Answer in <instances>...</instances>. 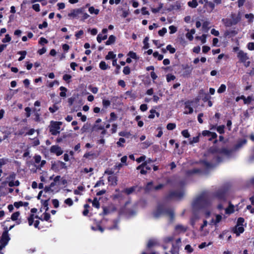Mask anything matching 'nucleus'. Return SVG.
<instances>
[{
  "label": "nucleus",
  "instance_id": "nucleus-1",
  "mask_svg": "<svg viewBox=\"0 0 254 254\" xmlns=\"http://www.w3.org/2000/svg\"><path fill=\"white\" fill-rule=\"evenodd\" d=\"M222 216L220 214L215 215V219L212 218L210 222L208 223L207 220H204L203 224L200 226V231L203 236H206L209 232L210 228L213 225L217 226V224L221 221Z\"/></svg>",
  "mask_w": 254,
  "mask_h": 254
},
{
  "label": "nucleus",
  "instance_id": "nucleus-2",
  "mask_svg": "<svg viewBox=\"0 0 254 254\" xmlns=\"http://www.w3.org/2000/svg\"><path fill=\"white\" fill-rule=\"evenodd\" d=\"M213 198L216 201L220 202L217 207L219 210L223 209L226 202L225 201V193L223 191L219 190L213 196Z\"/></svg>",
  "mask_w": 254,
  "mask_h": 254
},
{
  "label": "nucleus",
  "instance_id": "nucleus-3",
  "mask_svg": "<svg viewBox=\"0 0 254 254\" xmlns=\"http://www.w3.org/2000/svg\"><path fill=\"white\" fill-rule=\"evenodd\" d=\"M237 58L239 62L242 63L245 67H248L250 65L251 61L247 53L242 50L239 51L237 53Z\"/></svg>",
  "mask_w": 254,
  "mask_h": 254
},
{
  "label": "nucleus",
  "instance_id": "nucleus-4",
  "mask_svg": "<svg viewBox=\"0 0 254 254\" xmlns=\"http://www.w3.org/2000/svg\"><path fill=\"white\" fill-rule=\"evenodd\" d=\"M62 125L61 122L51 121L49 126V130L53 135H56L60 132L61 126Z\"/></svg>",
  "mask_w": 254,
  "mask_h": 254
},
{
  "label": "nucleus",
  "instance_id": "nucleus-5",
  "mask_svg": "<svg viewBox=\"0 0 254 254\" xmlns=\"http://www.w3.org/2000/svg\"><path fill=\"white\" fill-rule=\"evenodd\" d=\"M37 211V209L35 208H32L31 209V212L32 214L28 217V222L29 226H31L33 224L34 226L36 228H38V226L39 224V221L38 220H35V219H38V217L34 215V213H36Z\"/></svg>",
  "mask_w": 254,
  "mask_h": 254
},
{
  "label": "nucleus",
  "instance_id": "nucleus-6",
  "mask_svg": "<svg viewBox=\"0 0 254 254\" xmlns=\"http://www.w3.org/2000/svg\"><path fill=\"white\" fill-rule=\"evenodd\" d=\"M82 12V8L73 9L70 11L68 13V16L72 18H77Z\"/></svg>",
  "mask_w": 254,
  "mask_h": 254
},
{
  "label": "nucleus",
  "instance_id": "nucleus-7",
  "mask_svg": "<svg viewBox=\"0 0 254 254\" xmlns=\"http://www.w3.org/2000/svg\"><path fill=\"white\" fill-rule=\"evenodd\" d=\"M8 230H7V228H6V229L5 230V231L3 232L0 241V243L3 244L5 246L7 244L8 241L10 240V238L8 234Z\"/></svg>",
  "mask_w": 254,
  "mask_h": 254
},
{
  "label": "nucleus",
  "instance_id": "nucleus-8",
  "mask_svg": "<svg viewBox=\"0 0 254 254\" xmlns=\"http://www.w3.org/2000/svg\"><path fill=\"white\" fill-rule=\"evenodd\" d=\"M51 153L56 154L57 156H60L63 153L62 148L58 145H53L50 148Z\"/></svg>",
  "mask_w": 254,
  "mask_h": 254
},
{
  "label": "nucleus",
  "instance_id": "nucleus-9",
  "mask_svg": "<svg viewBox=\"0 0 254 254\" xmlns=\"http://www.w3.org/2000/svg\"><path fill=\"white\" fill-rule=\"evenodd\" d=\"M35 163L38 167H42L46 163L45 160L41 161V157L39 155H35L34 157Z\"/></svg>",
  "mask_w": 254,
  "mask_h": 254
},
{
  "label": "nucleus",
  "instance_id": "nucleus-10",
  "mask_svg": "<svg viewBox=\"0 0 254 254\" xmlns=\"http://www.w3.org/2000/svg\"><path fill=\"white\" fill-rule=\"evenodd\" d=\"M108 32V30L106 28H104L102 32V33L104 34L105 35L104 36H102L101 34H99L97 37V41L98 43H100L102 40H106L107 38V35L106 33Z\"/></svg>",
  "mask_w": 254,
  "mask_h": 254
},
{
  "label": "nucleus",
  "instance_id": "nucleus-11",
  "mask_svg": "<svg viewBox=\"0 0 254 254\" xmlns=\"http://www.w3.org/2000/svg\"><path fill=\"white\" fill-rule=\"evenodd\" d=\"M19 216L20 212L18 211L13 213L11 216V219L12 221H15L17 225L20 224L22 222L21 219L18 218Z\"/></svg>",
  "mask_w": 254,
  "mask_h": 254
},
{
  "label": "nucleus",
  "instance_id": "nucleus-12",
  "mask_svg": "<svg viewBox=\"0 0 254 254\" xmlns=\"http://www.w3.org/2000/svg\"><path fill=\"white\" fill-rule=\"evenodd\" d=\"M185 111L184 114H190L193 113V110L191 107L190 103L189 102H186L185 103Z\"/></svg>",
  "mask_w": 254,
  "mask_h": 254
},
{
  "label": "nucleus",
  "instance_id": "nucleus-13",
  "mask_svg": "<svg viewBox=\"0 0 254 254\" xmlns=\"http://www.w3.org/2000/svg\"><path fill=\"white\" fill-rule=\"evenodd\" d=\"M222 22L226 27H231L232 25L236 24L237 23L236 22H233L231 19L229 18H223L222 19Z\"/></svg>",
  "mask_w": 254,
  "mask_h": 254
},
{
  "label": "nucleus",
  "instance_id": "nucleus-14",
  "mask_svg": "<svg viewBox=\"0 0 254 254\" xmlns=\"http://www.w3.org/2000/svg\"><path fill=\"white\" fill-rule=\"evenodd\" d=\"M244 231V228L243 225H237L234 230L235 233L239 236L241 233H242Z\"/></svg>",
  "mask_w": 254,
  "mask_h": 254
},
{
  "label": "nucleus",
  "instance_id": "nucleus-15",
  "mask_svg": "<svg viewBox=\"0 0 254 254\" xmlns=\"http://www.w3.org/2000/svg\"><path fill=\"white\" fill-rule=\"evenodd\" d=\"M108 180L110 185L112 186H116L117 184V177L114 175L110 176Z\"/></svg>",
  "mask_w": 254,
  "mask_h": 254
},
{
  "label": "nucleus",
  "instance_id": "nucleus-16",
  "mask_svg": "<svg viewBox=\"0 0 254 254\" xmlns=\"http://www.w3.org/2000/svg\"><path fill=\"white\" fill-rule=\"evenodd\" d=\"M225 212L226 214H231L234 212V206L230 202L229 203L228 207L225 209Z\"/></svg>",
  "mask_w": 254,
  "mask_h": 254
},
{
  "label": "nucleus",
  "instance_id": "nucleus-17",
  "mask_svg": "<svg viewBox=\"0 0 254 254\" xmlns=\"http://www.w3.org/2000/svg\"><path fill=\"white\" fill-rule=\"evenodd\" d=\"M175 229L178 233H184L187 230V227L180 224L176 225Z\"/></svg>",
  "mask_w": 254,
  "mask_h": 254
},
{
  "label": "nucleus",
  "instance_id": "nucleus-18",
  "mask_svg": "<svg viewBox=\"0 0 254 254\" xmlns=\"http://www.w3.org/2000/svg\"><path fill=\"white\" fill-rule=\"evenodd\" d=\"M85 190L83 186H79L77 187V189L74 190V193L76 195H82V192Z\"/></svg>",
  "mask_w": 254,
  "mask_h": 254
},
{
  "label": "nucleus",
  "instance_id": "nucleus-19",
  "mask_svg": "<svg viewBox=\"0 0 254 254\" xmlns=\"http://www.w3.org/2000/svg\"><path fill=\"white\" fill-rule=\"evenodd\" d=\"M29 205V203L28 202H22V201H19V202H15L14 203V205L16 208H19L20 206H25L27 207Z\"/></svg>",
  "mask_w": 254,
  "mask_h": 254
},
{
  "label": "nucleus",
  "instance_id": "nucleus-20",
  "mask_svg": "<svg viewBox=\"0 0 254 254\" xmlns=\"http://www.w3.org/2000/svg\"><path fill=\"white\" fill-rule=\"evenodd\" d=\"M158 244V241L154 239H150L147 243V247L151 248Z\"/></svg>",
  "mask_w": 254,
  "mask_h": 254
},
{
  "label": "nucleus",
  "instance_id": "nucleus-21",
  "mask_svg": "<svg viewBox=\"0 0 254 254\" xmlns=\"http://www.w3.org/2000/svg\"><path fill=\"white\" fill-rule=\"evenodd\" d=\"M164 211L162 208H158L157 210L155 211L153 213V216L155 218H157L159 217L163 213Z\"/></svg>",
  "mask_w": 254,
  "mask_h": 254
},
{
  "label": "nucleus",
  "instance_id": "nucleus-22",
  "mask_svg": "<svg viewBox=\"0 0 254 254\" xmlns=\"http://www.w3.org/2000/svg\"><path fill=\"white\" fill-rule=\"evenodd\" d=\"M88 11L91 14L97 15L99 13V9L95 8L93 6H90L88 8Z\"/></svg>",
  "mask_w": 254,
  "mask_h": 254
},
{
  "label": "nucleus",
  "instance_id": "nucleus-23",
  "mask_svg": "<svg viewBox=\"0 0 254 254\" xmlns=\"http://www.w3.org/2000/svg\"><path fill=\"white\" fill-rule=\"evenodd\" d=\"M184 194L183 192H180L179 193L173 192L171 193L170 196L171 197H174L177 199H180L184 195Z\"/></svg>",
  "mask_w": 254,
  "mask_h": 254
},
{
  "label": "nucleus",
  "instance_id": "nucleus-24",
  "mask_svg": "<svg viewBox=\"0 0 254 254\" xmlns=\"http://www.w3.org/2000/svg\"><path fill=\"white\" fill-rule=\"evenodd\" d=\"M116 40V37L114 35H111L109 36L108 40L106 42V45H110L113 44Z\"/></svg>",
  "mask_w": 254,
  "mask_h": 254
},
{
  "label": "nucleus",
  "instance_id": "nucleus-25",
  "mask_svg": "<svg viewBox=\"0 0 254 254\" xmlns=\"http://www.w3.org/2000/svg\"><path fill=\"white\" fill-rule=\"evenodd\" d=\"M89 201H91V199H89ZM92 206L97 209L100 207V203L97 198H95L93 201H92Z\"/></svg>",
  "mask_w": 254,
  "mask_h": 254
},
{
  "label": "nucleus",
  "instance_id": "nucleus-26",
  "mask_svg": "<svg viewBox=\"0 0 254 254\" xmlns=\"http://www.w3.org/2000/svg\"><path fill=\"white\" fill-rule=\"evenodd\" d=\"M81 15V20L82 21H84L85 19H87L89 17V15L87 14L86 12L84 11V9L82 8V12L80 14Z\"/></svg>",
  "mask_w": 254,
  "mask_h": 254
},
{
  "label": "nucleus",
  "instance_id": "nucleus-27",
  "mask_svg": "<svg viewBox=\"0 0 254 254\" xmlns=\"http://www.w3.org/2000/svg\"><path fill=\"white\" fill-rule=\"evenodd\" d=\"M199 135H198V136L193 137L192 138H190V141H189V144L192 145L193 143H197L199 141Z\"/></svg>",
  "mask_w": 254,
  "mask_h": 254
},
{
  "label": "nucleus",
  "instance_id": "nucleus-28",
  "mask_svg": "<svg viewBox=\"0 0 254 254\" xmlns=\"http://www.w3.org/2000/svg\"><path fill=\"white\" fill-rule=\"evenodd\" d=\"M17 54L21 55V56L18 59V61H21L25 58V56L27 54V52L26 51H19Z\"/></svg>",
  "mask_w": 254,
  "mask_h": 254
},
{
  "label": "nucleus",
  "instance_id": "nucleus-29",
  "mask_svg": "<svg viewBox=\"0 0 254 254\" xmlns=\"http://www.w3.org/2000/svg\"><path fill=\"white\" fill-rule=\"evenodd\" d=\"M238 33V32L236 30H232L228 31H226L225 33V35L226 36H234L237 35Z\"/></svg>",
  "mask_w": 254,
  "mask_h": 254
},
{
  "label": "nucleus",
  "instance_id": "nucleus-30",
  "mask_svg": "<svg viewBox=\"0 0 254 254\" xmlns=\"http://www.w3.org/2000/svg\"><path fill=\"white\" fill-rule=\"evenodd\" d=\"M150 114L148 116L149 119H153L155 117V114H156L157 117L159 116V114L157 113L155 110L151 109L150 111Z\"/></svg>",
  "mask_w": 254,
  "mask_h": 254
},
{
  "label": "nucleus",
  "instance_id": "nucleus-31",
  "mask_svg": "<svg viewBox=\"0 0 254 254\" xmlns=\"http://www.w3.org/2000/svg\"><path fill=\"white\" fill-rule=\"evenodd\" d=\"M151 162H153V160L151 159H148V160L145 161L143 163H142L141 165H139L137 168V170L140 169L142 167H144V166H146V164H148Z\"/></svg>",
  "mask_w": 254,
  "mask_h": 254
},
{
  "label": "nucleus",
  "instance_id": "nucleus-32",
  "mask_svg": "<svg viewBox=\"0 0 254 254\" xmlns=\"http://www.w3.org/2000/svg\"><path fill=\"white\" fill-rule=\"evenodd\" d=\"M99 67L102 70H106L109 68V66L104 61H101L99 64Z\"/></svg>",
  "mask_w": 254,
  "mask_h": 254
},
{
  "label": "nucleus",
  "instance_id": "nucleus-33",
  "mask_svg": "<svg viewBox=\"0 0 254 254\" xmlns=\"http://www.w3.org/2000/svg\"><path fill=\"white\" fill-rule=\"evenodd\" d=\"M60 90L61 91L60 93V95L61 97H65L66 96V91L67 90L66 88L64 86H61L60 88Z\"/></svg>",
  "mask_w": 254,
  "mask_h": 254
},
{
  "label": "nucleus",
  "instance_id": "nucleus-34",
  "mask_svg": "<svg viewBox=\"0 0 254 254\" xmlns=\"http://www.w3.org/2000/svg\"><path fill=\"white\" fill-rule=\"evenodd\" d=\"M163 6V4L162 3H160L159 4V7L157 8H151V11L153 13H157L159 12V11L162 8Z\"/></svg>",
  "mask_w": 254,
  "mask_h": 254
},
{
  "label": "nucleus",
  "instance_id": "nucleus-35",
  "mask_svg": "<svg viewBox=\"0 0 254 254\" xmlns=\"http://www.w3.org/2000/svg\"><path fill=\"white\" fill-rule=\"evenodd\" d=\"M188 4L189 6L192 8H195L198 5L196 0H192L191 1L188 2Z\"/></svg>",
  "mask_w": 254,
  "mask_h": 254
},
{
  "label": "nucleus",
  "instance_id": "nucleus-36",
  "mask_svg": "<svg viewBox=\"0 0 254 254\" xmlns=\"http://www.w3.org/2000/svg\"><path fill=\"white\" fill-rule=\"evenodd\" d=\"M19 182L17 180L16 181H13V180L9 181L8 182V186L10 187H12L13 186H18L19 185Z\"/></svg>",
  "mask_w": 254,
  "mask_h": 254
},
{
  "label": "nucleus",
  "instance_id": "nucleus-37",
  "mask_svg": "<svg viewBox=\"0 0 254 254\" xmlns=\"http://www.w3.org/2000/svg\"><path fill=\"white\" fill-rule=\"evenodd\" d=\"M179 249L178 247H175L174 244L172 245V247L171 249V253L172 254H178Z\"/></svg>",
  "mask_w": 254,
  "mask_h": 254
},
{
  "label": "nucleus",
  "instance_id": "nucleus-38",
  "mask_svg": "<svg viewBox=\"0 0 254 254\" xmlns=\"http://www.w3.org/2000/svg\"><path fill=\"white\" fill-rule=\"evenodd\" d=\"M226 85L225 84H222L220 85V86L218 89L217 92L218 93H222L226 91Z\"/></svg>",
  "mask_w": 254,
  "mask_h": 254
},
{
  "label": "nucleus",
  "instance_id": "nucleus-39",
  "mask_svg": "<svg viewBox=\"0 0 254 254\" xmlns=\"http://www.w3.org/2000/svg\"><path fill=\"white\" fill-rule=\"evenodd\" d=\"M43 218H40L38 217V219H41L42 221L45 220V221H49L50 218V214L48 213H44L43 214Z\"/></svg>",
  "mask_w": 254,
  "mask_h": 254
},
{
  "label": "nucleus",
  "instance_id": "nucleus-40",
  "mask_svg": "<svg viewBox=\"0 0 254 254\" xmlns=\"http://www.w3.org/2000/svg\"><path fill=\"white\" fill-rule=\"evenodd\" d=\"M244 100V102L246 104H250L252 101L254 100V98L253 99L251 96H248L247 98H246L244 96V98L243 99Z\"/></svg>",
  "mask_w": 254,
  "mask_h": 254
},
{
  "label": "nucleus",
  "instance_id": "nucleus-41",
  "mask_svg": "<svg viewBox=\"0 0 254 254\" xmlns=\"http://www.w3.org/2000/svg\"><path fill=\"white\" fill-rule=\"evenodd\" d=\"M148 40H149V38L147 37H145L143 40V44H144L143 48L144 49H147L149 47V45L148 42Z\"/></svg>",
  "mask_w": 254,
  "mask_h": 254
},
{
  "label": "nucleus",
  "instance_id": "nucleus-42",
  "mask_svg": "<svg viewBox=\"0 0 254 254\" xmlns=\"http://www.w3.org/2000/svg\"><path fill=\"white\" fill-rule=\"evenodd\" d=\"M57 166H58V168H59L60 169H66V166L65 163H64V162H63L62 161H59L57 163Z\"/></svg>",
  "mask_w": 254,
  "mask_h": 254
},
{
  "label": "nucleus",
  "instance_id": "nucleus-43",
  "mask_svg": "<svg viewBox=\"0 0 254 254\" xmlns=\"http://www.w3.org/2000/svg\"><path fill=\"white\" fill-rule=\"evenodd\" d=\"M153 57L157 58L159 61H161L163 59V56L159 54L158 52H155L153 53Z\"/></svg>",
  "mask_w": 254,
  "mask_h": 254
},
{
  "label": "nucleus",
  "instance_id": "nucleus-44",
  "mask_svg": "<svg viewBox=\"0 0 254 254\" xmlns=\"http://www.w3.org/2000/svg\"><path fill=\"white\" fill-rule=\"evenodd\" d=\"M64 203L68 206H71L73 205V202L71 198H68L64 201Z\"/></svg>",
  "mask_w": 254,
  "mask_h": 254
},
{
  "label": "nucleus",
  "instance_id": "nucleus-45",
  "mask_svg": "<svg viewBox=\"0 0 254 254\" xmlns=\"http://www.w3.org/2000/svg\"><path fill=\"white\" fill-rule=\"evenodd\" d=\"M116 57V55L114 54L112 52H109L106 56V60L114 59Z\"/></svg>",
  "mask_w": 254,
  "mask_h": 254
},
{
  "label": "nucleus",
  "instance_id": "nucleus-46",
  "mask_svg": "<svg viewBox=\"0 0 254 254\" xmlns=\"http://www.w3.org/2000/svg\"><path fill=\"white\" fill-rule=\"evenodd\" d=\"M212 243L211 242H209L208 244H207L206 242H203L198 246V248L200 249H202L207 246H210L212 245Z\"/></svg>",
  "mask_w": 254,
  "mask_h": 254
},
{
  "label": "nucleus",
  "instance_id": "nucleus-47",
  "mask_svg": "<svg viewBox=\"0 0 254 254\" xmlns=\"http://www.w3.org/2000/svg\"><path fill=\"white\" fill-rule=\"evenodd\" d=\"M166 50L169 51L171 54H174L176 52V49L171 45H168L166 47Z\"/></svg>",
  "mask_w": 254,
  "mask_h": 254
},
{
  "label": "nucleus",
  "instance_id": "nucleus-48",
  "mask_svg": "<svg viewBox=\"0 0 254 254\" xmlns=\"http://www.w3.org/2000/svg\"><path fill=\"white\" fill-rule=\"evenodd\" d=\"M169 29L170 30V33L171 34H174L177 31V28L174 25H171L169 27Z\"/></svg>",
  "mask_w": 254,
  "mask_h": 254
},
{
  "label": "nucleus",
  "instance_id": "nucleus-49",
  "mask_svg": "<svg viewBox=\"0 0 254 254\" xmlns=\"http://www.w3.org/2000/svg\"><path fill=\"white\" fill-rule=\"evenodd\" d=\"M173 239H174V237L172 236H168V237H165L163 239V241L166 243H169V242L172 241Z\"/></svg>",
  "mask_w": 254,
  "mask_h": 254
},
{
  "label": "nucleus",
  "instance_id": "nucleus-50",
  "mask_svg": "<svg viewBox=\"0 0 254 254\" xmlns=\"http://www.w3.org/2000/svg\"><path fill=\"white\" fill-rule=\"evenodd\" d=\"M93 128L94 130H100L104 129V127L103 126H99L98 125L95 124Z\"/></svg>",
  "mask_w": 254,
  "mask_h": 254
},
{
  "label": "nucleus",
  "instance_id": "nucleus-51",
  "mask_svg": "<svg viewBox=\"0 0 254 254\" xmlns=\"http://www.w3.org/2000/svg\"><path fill=\"white\" fill-rule=\"evenodd\" d=\"M181 134L185 138H189L190 136V134L187 129L182 130Z\"/></svg>",
  "mask_w": 254,
  "mask_h": 254
},
{
  "label": "nucleus",
  "instance_id": "nucleus-52",
  "mask_svg": "<svg viewBox=\"0 0 254 254\" xmlns=\"http://www.w3.org/2000/svg\"><path fill=\"white\" fill-rule=\"evenodd\" d=\"M224 127L225 126L224 125L218 126L216 129L217 131L220 134H222L224 132Z\"/></svg>",
  "mask_w": 254,
  "mask_h": 254
},
{
  "label": "nucleus",
  "instance_id": "nucleus-53",
  "mask_svg": "<svg viewBox=\"0 0 254 254\" xmlns=\"http://www.w3.org/2000/svg\"><path fill=\"white\" fill-rule=\"evenodd\" d=\"M245 17L249 19L250 22H253L254 18V15L252 13L245 14Z\"/></svg>",
  "mask_w": 254,
  "mask_h": 254
},
{
  "label": "nucleus",
  "instance_id": "nucleus-54",
  "mask_svg": "<svg viewBox=\"0 0 254 254\" xmlns=\"http://www.w3.org/2000/svg\"><path fill=\"white\" fill-rule=\"evenodd\" d=\"M165 213L167 215V216L169 217L170 220H172L174 218V214L173 211H165Z\"/></svg>",
  "mask_w": 254,
  "mask_h": 254
},
{
  "label": "nucleus",
  "instance_id": "nucleus-55",
  "mask_svg": "<svg viewBox=\"0 0 254 254\" xmlns=\"http://www.w3.org/2000/svg\"><path fill=\"white\" fill-rule=\"evenodd\" d=\"M167 29L165 27L163 28L162 29L159 30L158 34L160 36H163L167 33Z\"/></svg>",
  "mask_w": 254,
  "mask_h": 254
},
{
  "label": "nucleus",
  "instance_id": "nucleus-56",
  "mask_svg": "<svg viewBox=\"0 0 254 254\" xmlns=\"http://www.w3.org/2000/svg\"><path fill=\"white\" fill-rule=\"evenodd\" d=\"M102 104L104 107L107 108L110 105L111 102L108 100L103 99L102 101Z\"/></svg>",
  "mask_w": 254,
  "mask_h": 254
},
{
  "label": "nucleus",
  "instance_id": "nucleus-57",
  "mask_svg": "<svg viewBox=\"0 0 254 254\" xmlns=\"http://www.w3.org/2000/svg\"><path fill=\"white\" fill-rule=\"evenodd\" d=\"M127 55L130 58H132V59H138V58L137 57V56H136V54L135 53L133 52H129Z\"/></svg>",
  "mask_w": 254,
  "mask_h": 254
},
{
  "label": "nucleus",
  "instance_id": "nucleus-58",
  "mask_svg": "<svg viewBox=\"0 0 254 254\" xmlns=\"http://www.w3.org/2000/svg\"><path fill=\"white\" fill-rule=\"evenodd\" d=\"M10 40H11L10 36H9V34H6V35H5V37L3 39H2V42L3 43H6V42H10Z\"/></svg>",
  "mask_w": 254,
  "mask_h": 254
},
{
  "label": "nucleus",
  "instance_id": "nucleus-59",
  "mask_svg": "<svg viewBox=\"0 0 254 254\" xmlns=\"http://www.w3.org/2000/svg\"><path fill=\"white\" fill-rule=\"evenodd\" d=\"M176 124L174 123H169L167 126V128L168 130H173L176 127Z\"/></svg>",
  "mask_w": 254,
  "mask_h": 254
},
{
  "label": "nucleus",
  "instance_id": "nucleus-60",
  "mask_svg": "<svg viewBox=\"0 0 254 254\" xmlns=\"http://www.w3.org/2000/svg\"><path fill=\"white\" fill-rule=\"evenodd\" d=\"M130 72V68L128 66L124 67L123 69V73L126 75H128Z\"/></svg>",
  "mask_w": 254,
  "mask_h": 254
},
{
  "label": "nucleus",
  "instance_id": "nucleus-61",
  "mask_svg": "<svg viewBox=\"0 0 254 254\" xmlns=\"http://www.w3.org/2000/svg\"><path fill=\"white\" fill-rule=\"evenodd\" d=\"M89 89L94 94H96L98 91V88L97 87H93L92 86L89 87Z\"/></svg>",
  "mask_w": 254,
  "mask_h": 254
},
{
  "label": "nucleus",
  "instance_id": "nucleus-62",
  "mask_svg": "<svg viewBox=\"0 0 254 254\" xmlns=\"http://www.w3.org/2000/svg\"><path fill=\"white\" fill-rule=\"evenodd\" d=\"M49 110L50 112L53 113L58 110V107L56 105H54L53 107H50Z\"/></svg>",
  "mask_w": 254,
  "mask_h": 254
},
{
  "label": "nucleus",
  "instance_id": "nucleus-63",
  "mask_svg": "<svg viewBox=\"0 0 254 254\" xmlns=\"http://www.w3.org/2000/svg\"><path fill=\"white\" fill-rule=\"evenodd\" d=\"M185 249L189 253H191L193 251V249L191 248L190 245L186 246Z\"/></svg>",
  "mask_w": 254,
  "mask_h": 254
},
{
  "label": "nucleus",
  "instance_id": "nucleus-64",
  "mask_svg": "<svg viewBox=\"0 0 254 254\" xmlns=\"http://www.w3.org/2000/svg\"><path fill=\"white\" fill-rule=\"evenodd\" d=\"M126 140L124 138H120L117 144L119 146H122L123 144L125 142Z\"/></svg>",
  "mask_w": 254,
  "mask_h": 254
}]
</instances>
